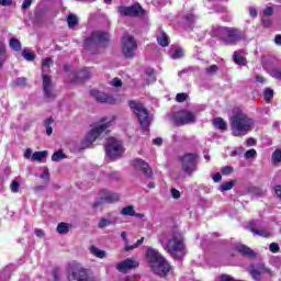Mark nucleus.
Listing matches in <instances>:
<instances>
[{
	"label": "nucleus",
	"mask_w": 281,
	"mask_h": 281,
	"mask_svg": "<svg viewBox=\"0 0 281 281\" xmlns=\"http://www.w3.org/2000/svg\"><path fill=\"white\" fill-rule=\"evenodd\" d=\"M159 243L166 251L177 260H181L186 256V244L183 243V235L179 231H171L169 233H161L158 237Z\"/></svg>",
	"instance_id": "f257e3e1"
},
{
	"label": "nucleus",
	"mask_w": 281,
	"mask_h": 281,
	"mask_svg": "<svg viewBox=\"0 0 281 281\" xmlns=\"http://www.w3.org/2000/svg\"><path fill=\"white\" fill-rule=\"evenodd\" d=\"M210 35L213 38H218L224 45H238L240 41H245L247 35L238 27L229 26H212Z\"/></svg>",
	"instance_id": "f03ea898"
},
{
	"label": "nucleus",
	"mask_w": 281,
	"mask_h": 281,
	"mask_svg": "<svg viewBox=\"0 0 281 281\" xmlns=\"http://www.w3.org/2000/svg\"><path fill=\"white\" fill-rule=\"evenodd\" d=\"M229 122L232 135L234 137H245L247 133L254 131V126L256 125V121L243 111L235 112L231 116Z\"/></svg>",
	"instance_id": "7ed1b4c3"
},
{
	"label": "nucleus",
	"mask_w": 281,
	"mask_h": 281,
	"mask_svg": "<svg viewBox=\"0 0 281 281\" xmlns=\"http://www.w3.org/2000/svg\"><path fill=\"white\" fill-rule=\"evenodd\" d=\"M149 267L157 276H166L170 271V263L155 249H148L146 252Z\"/></svg>",
	"instance_id": "20e7f679"
},
{
	"label": "nucleus",
	"mask_w": 281,
	"mask_h": 281,
	"mask_svg": "<svg viewBox=\"0 0 281 281\" xmlns=\"http://www.w3.org/2000/svg\"><path fill=\"white\" fill-rule=\"evenodd\" d=\"M54 61L52 58H46L42 61V78H43V91L44 98L52 102V100H56V91L54 90V83L52 82V77L47 76V71H49V67Z\"/></svg>",
	"instance_id": "39448f33"
},
{
	"label": "nucleus",
	"mask_w": 281,
	"mask_h": 281,
	"mask_svg": "<svg viewBox=\"0 0 281 281\" xmlns=\"http://www.w3.org/2000/svg\"><path fill=\"white\" fill-rule=\"evenodd\" d=\"M128 105L135 113L142 128H148V126H150V116L148 115V110H146L142 103L136 101H130Z\"/></svg>",
	"instance_id": "423d86ee"
},
{
	"label": "nucleus",
	"mask_w": 281,
	"mask_h": 281,
	"mask_svg": "<svg viewBox=\"0 0 281 281\" xmlns=\"http://www.w3.org/2000/svg\"><path fill=\"white\" fill-rule=\"evenodd\" d=\"M124 154V147L122 146V142L111 137L108 138V143L105 145V155L110 159H120Z\"/></svg>",
	"instance_id": "0eeeda50"
},
{
	"label": "nucleus",
	"mask_w": 281,
	"mask_h": 281,
	"mask_svg": "<svg viewBox=\"0 0 281 281\" xmlns=\"http://www.w3.org/2000/svg\"><path fill=\"white\" fill-rule=\"evenodd\" d=\"M110 123H100L97 124L85 137L82 140V147L89 148L93 142H95L97 138L102 135V133H106V128H109Z\"/></svg>",
	"instance_id": "6e6552de"
},
{
	"label": "nucleus",
	"mask_w": 281,
	"mask_h": 281,
	"mask_svg": "<svg viewBox=\"0 0 281 281\" xmlns=\"http://www.w3.org/2000/svg\"><path fill=\"white\" fill-rule=\"evenodd\" d=\"M109 43V33L102 31H94L90 37L85 41L86 47H95L100 45L104 47Z\"/></svg>",
	"instance_id": "1a4fd4ad"
},
{
	"label": "nucleus",
	"mask_w": 281,
	"mask_h": 281,
	"mask_svg": "<svg viewBox=\"0 0 281 281\" xmlns=\"http://www.w3.org/2000/svg\"><path fill=\"white\" fill-rule=\"evenodd\" d=\"M248 273L251 276L252 280L259 281L262 276H269L273 278L276 276L270 268L265 266V263H252L248 268Z\"/></svg>",
	"instance_id": "9d476101"
},
{
	"label": "nucleus",
	"mask_w": 281,
	"mask_h": 281,
	"mask_svg": "<svg viewBox=\"0 0 281 281\" xmlns=\"http://www.w3.org/2000/svg\"><path fill=\"white\" fill-rule=\"evenodd\" d=\"M173 122L176 126H186V124L196 122V116L188 110H181L173 115Z\"/></svg>",
	"instance_id": "9b49d317"
},
{
	"label": "nucleus",
	"mask_w": 281,
	"mask_h": 281,
	"mask_svg": "<svg viewBox=\"0 0 281 281\" xmlns=\"http://www.w3.org/2000/svg\"><path fill=\"white\" fill-rule=\"evenodd\" d=\"M123 54L125 58H133L135 56V49H137V42L135 37L130 34H125L122 38Z\"/></svg>",
	"instance_id": "f8f14e48"
},
{
	"label": "nucleus",
	"mask_w": 281,
	"mask_h": 281,
	"mask_svg": "<svg viewBox=\"0 0 281 281\" xmlns=\"http://www.w3.org/2000/svg\"><path fill=\"white\" fill-rule=\"evenodd\" d=\"M199 156L196 154H184L181 158L182 161V170L186 175L191 177L192 172L196 170V158Z\"/></svg>",
	"instance_id": "ddd939ff"
},
{
	"label": "nucleus",
	"mask_w": 281,
	"mask_h": 281,
	"mask_svg": "<svg viewBox=\"0 0 281 281\" xmlns=\"http://www.w3.org/2000/svg\"><path fill=\"white\" fill-rule=\"evenodd\" d=\"M119 13L121 16H139V14H144V9L139 3H135L131 7H119Z\"/></svg>",
	"instance_id": "4468645a"
},
{
	"label": "nucleus",
	"mask_w": 281,
	"mask_h": 281,
	"mask_svg": "<svg viewBox=\"0 0 281 281\" xmlns=\"http://www.w3.org/2000/svg\"><path fill=\"white\" fill-rule=\"evenodd\" d=\"M137 267H139V262L131 258H127L116 265V269L120 271V273H128V271H132V269H137Z\"/></svg>",
	"instance_id": "2eb2a0df"
},
{
	"label": "nucleus",
	"mask_w": 281,
	"mask_h": 281,
	"mask_svg": "<svg viewBox=\"0 0 281 281\" xmlns=\"http://www.w3.org/2000/svg\"><path fill=\"white\" fill-rule=\"evenodd\" d=\"M132 165L137 170H142V172H144L145 177H148L149 179H150V177H153V169L150 168L148 162L144 161L143 159L136 158L132 161Z\"/></svg>",
	"instance_id": "dca6fc26"
},
{
	"label": "nucleus",
	"mask_w": 281,
	"mask_h": 281,
	"mask_svg": "<svg viewBox=\"0 0 281 281\" xmlns=\"http://www.w3.org/2000/svg\"><path fill=\"white\" fill-rule=\"evenodd\" d=\"M90 95L93 97L94 100H97V102H101L105 104H115V99H113V97L104 92H100L98 90H91Z\"/></svg>",
	"instance_id": "f3484780"
},
{
	"label": "nucleus",
	"mask_w": 281,
	"mask_h": 281,
	"mask_svg": "<svg viewBox=\"0 0 281 281\" xmlns=\"http://www.w3.org/2000/svg\"><path fill=\"white\" fill-rule=\"evenodd\" d=\"M260 222L252 221L248 225V229L254 234V236H261L262 238H269L271 234L267 232L266 229H260Z\"/></svg>",
	"instance_id": "a211bd4d"
},
{
	"label": "nucleus",
	"mask_w": 281,
	"mask_h": 281,
	"mask_svg": "<svg viewBox=\"0 0 281 281\" xmlns=\"http://www.w3.org/2000/svg\"><path fill=\"white\" fill-rule=\"evenodd\" d=\"M116 201H120V194L106 190L102 191L101 203H116Z\"/></svg>",
	"instance_id": "6ab92c4d"
},
{
	"label": "nucleus",
	"mask_w": 281,
	"mask_h": 281,
	"mask_svg": "<svg viewBox=\"0 0 281 281\" xmlns=\"http://www.w3.org/2000/svg\"><path fill=\"white\" fill-rule=\"evenodd\" d=\"M91 76H93V74L91 72V70H89V68H86L83 70H80L77 72V79H70V82L72 85H76V82L79 81H85V80H89V78H91Z\"/></svg>",
	"instance_id": "aec40b11"
},
{
	"label": "nucleus",
	"mask_w": 281,
	"mask_h": 281,
	"mask_svg": "<svg viewBox=\"0 0 281 281\" xmlns=\"http://www.w3.org/2000/svg\"><path fill=\"white\" fill-rule=\"evenodd\" d=\"M122 216H135L136 218H144V214L142 213H136L135 207L133 205H128L126 207H123L121 210Z\"/></svg>",
	"instance_id": "412c9836"
},
{
	"label": "nucleus",
	"mask_w": 281,
	"mask_h": 281,
	"mask_svg": "<svg viewBox=\"0 0 281 281\" xmlns=\"http://www.w3.org/2000/svg\"><path fill=\"white\" fill-rule=\"evenodd\" d=\"M237 251H239V254H241V256H245L246 258H256L255 251L245 245H238Z\"/></svg>",
	"instance_id": "4be33fe9"
},
{
	"label": "nucleus",
	"mask_w": 281,
	"mask_h": 281,
	"mask_svg": "<svg viewBox=\"0 0 281 281\" xmlns=\"http://www.w3.org/2000/svg\"><path fill=\"white\" fill-rule=\"evenodd\" d=\"M117 224V217H101L98 224L99 229H104V227H109V225Z\"/></svg>",
	"instance_id": "5701e85b"
},
{
	"label": "nucleus",
	"mask_w": 281,
	"mask_h": 281,
	"mask_svg": "<svg viewBox=\"0 0 281 281\" xmlns=\"http://www.w3.org/2000/svg\"><path fill=\"white\" fill-rule=\"evenodd\" d=\"M233 60L236 65H247V59H245V50H237L233 55Z\"/></svg>",
	"instance_id": "b1692460"
},
{
	"label": "nucleus",
	"mask_w": 281,
	"mask_h": 281,
	"mask_svg": "<svg viewBox=\"0 0 281 281\" xmlns=\"http://www.w3.org/2000/svg\"><path fill=\"white\" fill-rule=\"evenodd\" d=\"M8 60V54L5 53V44L0 42V69L3 68V63Z\"/></svg>",
	"instance_id": "393cba45"
},
{
	"label": "nucleus",
	"mask_w": 281,
	"mask_h": 281,
	"mask_svg": "<svg viewBox=\"0 0 281 281\" xmlns=\"http://www.w3.org/2000/svg\"><path fill=\"white\" fill-rule=\"evenodd\" d=\"M236 186V180H231L227 182H224L220 186V192H227L228 190H232Z\"/></svg>",
	"instance_id": "a878e982"
},
{
	"label": "nucleus",
	"mask_w": 281,
	"mask_h": 281,
	"mask_svg": "<svg viewBox=\"0 0 281 281\" xmlns=\"http://www.w3.org/2000/svg\"><path fill=\"white\" fill-rule=\"evenodd\" d=\"M45 157H47V150L33 153L31 159L32 161H43Z\"/></svg>",
	"instance_id": "bb28decb"
},
{
	"label": "nucleus",
	"mask_w": 281,
	"mask_h": 281,
	"mask_svg": "<svg viewBox=\"0 0 281 281\" xmlns=\"http://www.w3.org/2000/svg\"><path fill=\"white\" fill-rule=\"evenodd\" d=\"M213 124L216 128H220L221 131H226L227 130V123L221 117L215 119L213 121Z\"/></svg>",
	"instance_id": "cd10ccee"
},
{
	"label": "nucleus",
	"mask_w": 281,
	"mask_h": 281,
	"mask_svg": "<svg viewBox=\"0 0 281 281\" xmlns=\"http://www.w3.org/2000/svg\"><path fill=\"white\" fill-rule=\"evenodd\" d=\"M157 42L161 45V47H168V35L166 32H161L160 36L157 37Z\"/></svg>",
	"instance_id": "c85d7f7f"
},
{
	"label": "nucleus",
	"mask_w": 281,
	"mask_h": 281,
	"mask_svg": "<svg viewBox=\"0 0 281 281\" xmlns=\"http://www.w3.org/2000/svg\"><path fill=\"white\" fill-rule=\"evenodd\" d=\"M57 232L61 235L69 234V224L61 222L57 225Z\"/></svg>",
	"instance_id": "c756f323"
},
{
	"label": "nucleus",
	"mask_w": 281,
	"mask_h": 281,
	"mask_svg": "<svg viewBox=\"0 0 281 281\" xmlns=\"http://www.w3.org/2000/svg\"><path fill=\"white\" fill-rule=\"evenodd\" d=\"M9 45L14 52H21V41L13 37L10 40Z\"/></svg>",
	"instance_id": "7c9ffc66"
},
{
	"label": "nucleus",
	"mask_w": 281,
	"mask_h": 281,
	"mask_svg": "<svg viewBox=\"0 0 281 281\" xmlns=\"http://www.w3.org/2000/svg\"><path fill=\"white\" fill-rule=\"evenodd\" d=\"M90 251L93 256H97V258H106V251L100 250L95 246H92Z\"/></svg>",
	"instance_id": "2f4dec72"
},
{
	"label": "nucleus",
	"mask_w": 281,
	"mask_h": 281,
	"mask_svg": "<svg viewBox=\"0 0 281 281\" xmlns=\"http://www.w3.org/2000/svg\"><path fill=\"white\" fill-rule=\"evenodd\" d=\"M22 56L25 58V60L33 61L36 59V55L34 53L30 52L29 49L22 50Z\"/></svg>",
	"instance_id": "473e14b6"
},
{
	"label": "nucleus",
	"mask_w": 281,
	"mask_h": 281,
	"mask_svg": "<svg viewBox=\"0 0 281 281\" xmlns=\"http://www.w3.org/2000/svg\"><path fill=\"white\" fill-rule=\"evenodd\" d=\"M68 27L74 29L78 24V16L75 14H69L67 18Z\"/></svg>",
	"instance_id": "72a5a7b5"
},
{
	"label": "nucleus",
	"mask_w": 281,
	"mask_h": 281,
	"mask_svg": "<svg viewBox=\"0 0 281 281\" xmlns=\"http://www.w3.org/2000/svg\"><path fill=\"white\" fill-rule=\"evenodd\" d=\"M281 162V148H277L272 153V164H280Z\"/></svg>",
	"instance_id": "f704fd0d"
},
{
	"label": "nucleus",
	"mask_w": 281,
	"mask_h": 281,
	"mask_svg": "<svg viewBox=\"0 0 281 281\" xmlns=\"http://www.w3.org/2000/svg\"><path fill=\"white\" fill-rule=\"evenodd\" d=\"M13 85H14L15 87H26V85H27V79H26L25 77H20V78L15 79V80L13 81Z\"/></svg>",
	"instance_id": "c9c22d12"
},
{
	"label": "nucleus",
	"mask_w": 281,
	"mask_h": 281,
	"mask_svg": "<svg viewBox=\"0 0 281 281\" xmlns=\"http://www.w3.org/2000/svg\"><path fill=\"white\" fill-rule=\"evenodd\" d=\"M263 95L267 102H271V100H273V90L271 88H267L263 92Z\"/></svg>",
	"instance_id": "e433bc0d"
},
{
	"label": "nucleus",
	"mask_w": 281,
	"mask_h": 281,
	"mask_svg": "<svg viewBox=\"0 0 281 281\" xmlns=\"http://www.w3.org/2000/svg\"><path fill=\"white\" fill-rule=\"evenodd\" d=\"M144 243V237H142L140 239H138L136 241V244H134L133 246L126 245L125 246V251H133V249H137V247H139V245H142Z\"/></svg>",
	"instance_id": "4c0bfd02"
},
{
	"label": "nucleus",
	"mask_w": 281,
	"mask_h": 281,
	"mask_svg": "<svg viewBox=\"0 0 281 281\" xmlns=\"http://www.w3.org/2000/svg\"><path fill=\"white\" fill-rule=\"evenodd\" d=\"M65 159V154L63 151H56L52 156V161H63Z\"/></svg>",
	"instance_id": "58836bf2"
},
{
	"label": "nucleus",
	"mask_w": 281,
	"mask_h": 281,
	"mask_svg": "<svg viewBox=\"0 0 281 281\" xmlns=\"http://www.w3.org/2000/svg\"><path fill=\"white\" fill-rule=\"evenodd\" d=\"M171 58L173 60H177L179 58H183V49L181 48H176L175 53L171 55Z\"/></svg>",
	"instance_id": "ea45409f"
},
{
	"label": "nucleus",
	"mask_w": 281,
	"mask_h": 281,
	"mask_svg": "<svg viewBox=\"0 0 281 281\" xmlns=\"http://www.w3.org/2000/svg\"><path fill=\"white\" fill-rule=\"evenodd\" d=\"M270 76L272 78H276V80H281V70H279L278 68H273L271 71H270Z\"/></svg>",
	"instance_id": "a19ab883"
},
{
	"label": "nucleus",
	"mask_w": 281,
	"mask_h": 281,
	"mask_svg": "<svg viewBox=\"0 0 281 281\" xmlns=\"http://www.w3.org/2000/svg\"><path fill=\"white\" fill-rule=\"evenodd\" d=\"M257 155H258V153L256 151V149H249L245 153V158L251 159V158L256 157Z\"/></svg>",
	"instance_id": "79ce46f5"
},
{
	"label": "nucleus",
	"mask_w": 281,
	"mask_h": 281,
	"mask_svg": "<svg viewBox=\"0 0 281 281\" xmlns=\"http://www.w3.org/2000/svg\"><path fill=\"white\" fill-rule=\"evenodd\" d=\"M53 280L60 281V269L59 268L53 269Z\"/></svg>",
	"instance_id": "37998d69"
},
{
	"label": "nucleus",
	"mask_w": 281,
	"mask_h": 281,
	"mask_svg": "<svg viewBox=\"0 0 281 281\" xmlns=\"http://www.w3.org/2000/svg\"><path fill=\"white\" fill-rule=\"evenodd\" d=\"M232 172H234V167L232 166H225L222 168V175H232Z\"/></svg>",
	"instance_id": "c03bdc74"
},
{
	"label": "nucleus",
	"mask_w": 281,
	"mask_h": 281,
	"mask_svg": "<svg viewBox=\"0 0 281 281\" xmlns=\"http://www.w3.org/2000/svg\"><path fill=\"white\" fill-rule=\"evenodd\" d=\"M269 249L272 254H278L280 251V246L277 243H272L270 244Z\"/></svg>",
	"instance_id": "a18cd8bd"
},
{
	"label": "nucleus",
	"mask_w": 281,
	"mask_h": 281,
	"mask_svg": "<svg viewBox=\"0 0 281 281\" xmlns=\"http://www.w3.org/2000/svg\"><path fill=\"white\" fill-rule=\"evenodd\" d=\"M111 85H112V87H115L117 89V87H122V79L114 78V79H112Z\"/></svg>",
	"instance_id": "49530a36"
},
{
	"label": "nucleus",
	"mask_w": 281,
	"mask_h": 281,
	"mask_svg": "<svg viewBox=\"0 0 281 281\" xmlns=\"http://www.w3.org/2000/svg\"><path fill=\"white\" fill-rule=\"evenodd\" d=\"M187 98H188V94L178 93L177 97H176V100H177V102H186Z\"/></svg>",
	"instance_id": "de8ad7c7"
},
{
	"label": "nucleus",
	"mask_w": 281,
	"mask_h": 281,
	"mask_svg": "<svg viewBox=\"0 0 281 281\" xmlns=\"http://www.w3.org/2000/svg\"><path fill=\"white\" fill-rule=\"evenodd\" d=\"M216 71H218L217 65H212L209 68H206V74H216Z\"/></svg>",
	"instance_id": "09e8293b"
},
{
	"label": "nucleus",
	"mask_w": 281,
	"mask_h": 281,
	"mask_svg": "<svg viewBox=\"0 0 281 281\" xmlns=\"http://www.w3.org/2000/svg\"><path fill=\"white\" fill-rule=\"evenodd\" d=\"M21 186L19 184V182L18 181H12L11 182V191L12 192H19V188H20Z\"/></svg>",
	"instance_id": "8fccbe9b"
},
{
	"label": "nucleus",
	"mask_w": 281,
	"mask_h": 281,
	"mask_svg": "<svg viewBox=\"0 0 281 281\" xmlns=\"http://www.w3.org/2000/svg\"><path fill=\"white\" fill-rule=\"evenodd\" d=\"M171 196L172 199H181V192L177 189H171Z\"/></svg>",
	"instance_id": "3c124183"
},
{
	"label": "nucleus",
	"mask_w": 281,
	"mask_h": 281,
	"mask_svg": "<svg viewBox=\"0 0 281 281\" xmlns=\"http://www.w3.org/2000/svg\"><path fill=\"white\" fill-rule=\"evenodd\" d=\"M186 21H188V23H194V21H196V16L192 13H189L186 15Z\"/></svg>",
	"instance_id": "603ef678"
},
{
	"label": "nucleus",
	"mask_w": 281,
	"mask_h": 281,
	"mask_svg": "<svg viewBox=\"0 0 281 281\" xmlns=\"http://www.w3.org/2000/svg\"><path fill=\"white\" fill-rule=\"evenodd\" d=\"M271 14H273V8L272 7H268L263 10V16H271Z\"/></svg>",
	"instance_id": "864d4df0"
},
{
	"label": "nucleus",
	"mask_w": 281,
	"mask_h": 281,
	"mask_svg": "<svg viewBox=\"0 0 281 281\" xmlns=\"http://www.w3.org/2000/svg\"><path fill=\"white\" fill-rule=\"evenodd\" d=\"M41 179H46V181L49 180V169H44L43 173L41 175Z\"/></svg>",
	"instance_id": "5fc2aeb1"
},
{
	"label": "nucleus",
	"mask_w": 281,
	"mask_h": 281,
	"mask_svg": "<svg viewBox=\"0 0 281 281\" xmlns=\"http://www.w3.org/2000/svg\"><path fill=\"white\" fill-rule=\"evenodd\" d=\"M30 5H32V0H24L22 3L23 10H27V8H30Z\"/></svg>",
	"instance_id": "6e6d98bb"
},
{
	"label": "nucleus",
	"mask_w": 281,
	"mask_h": 281,
	"mask_svg": "<svg viewBox=\"0 0 281 281\" xmlns=\"http://www.w3.org/2000/svg\"><path fill=\"white\" fill-rule=\"evenodd\" d=\"M222 179H223V176H221V173H215V175L213 176V181H214L215 183H218V181H222Z\"/></svg>",
	"instance_id": "4d7b16f0"
},
{
	"label": "nucleus",
	"mask_w": 281,
	"mask_h": 281,
	"mask_svg": "<svg viewBox=\"0 0 281 281\" xmlns=\"http://www.w3.org/2000/svg\"><path fill=\"white\" fill-rule=\"evenodd\" d=\"M35 236L43 238L45 236V232L43 229H35Z\"/></svg>",
	"instance_id": "13d9d810"
},
{
	"label": "nucleus",
	"mask_w": 281,
	"mask_h": 281,
	"mask_svg": "<svg viewBox=\"0 0 281 281\" xmlns=\"http://www.w3.org/2000/svg\"><path fill=\"white\" fill-rule=\"evenodd\" d=\"M153 142L156 146H161L164 144V139L161 137H157Z\"/></svg>",
	"instance_id": "bf43d9fd"
},
{
	"label": "nucleus",
	"mask_w": 281,
	"mask_h": 281,
	"mask_svg": "<svg viewBox=\"0 0 281 281\" xmlns=\"http://www.w3.org/2000/svg\"><path fill=\"white\" fill-rule=\"evenodd\" d=\"M249 14H250V16H258V11L256 10V8L250 7Z\"/></svg>",
	"instance_id": "052dcab7"
},
{
	"label": "nucleus",
	"mask_w": 281,
	"mask_h": 281,
	"mask_svg": "<svg viewBox=\"0 0 281 281\" xmlns=\"http://www.w3.org/2000/svg\"><path fill=\"white\" fill-rule=\"evenodd\" d=\"M246 144H247V146H256V140L250 137V138L246 139Z\"/></svg>",
	"instance_id": "680f3d73"
},
{
	"label": "nucleus",
	"mask_w": 281,
	"mask_h": 281,
	"mask_svg": "<svg viewBox=\"0 0 281 281\" xmlns=\"http://www.w3.org/2000/svg\"><path fill=\"white\" fill-rule=\"evenodd\" d=\"M52 124H54V119H52V117L46 119L44 122L45 126H52Z\"/></svg>",
	"instance_id": "e2e57ef3"
},
{
	"label": "nucleus",
	"mask_w": 281,
	"mask_h": 281,
	"mask_svg": "<svg viewBox=\"0 0 281 281\" xmlns=\"http://www.w3.org/2000/svg\"><path fill=\"white\" fill-rule=\"evenodd\" d=\"M24 157L25 159H30L32 157V150L30 148H27L24 153Z\"/></svg>",
	"instance_id": "0e129e2a"
},
{
	"label": "nucleus",
	"mask_w": 281,
	"mask_h": 281,
	"mask_svg": "<svg viewBox=\"0 0 281 281\" xmlns=\"http://www.w3.org/2000/svg\"><path fill=\"white\" fill-rule=\"evenodd\" d=\"M0 5H12V0H0Z\"/></svg>",
	"instance_id": "69168bd1"
},
{
	"label": "nucleus",
	"mask_w": 281,
	"mask_h": 281,
	"mask_svg": "<svg viewBox=\"0 0 281 281\" xmlns=\"http://www.w3.org/2000/svg\"><path fill=\"white\" fill-rule=\"evenodd\" d=\"M121 238L124 240L125 245H128V238L126 237V232L121 233Z\"/></svg>",
	"instance_id": "338daca9"
},
{
	"label": "nucleus",
	"mask_w": 281,
	"mask_h": 281,
	"mask_svg": "<svg viewBox=\"0 0 281 281\" xmlns=\"http://www.w3.org/2000/svg\"><path fill=\"white\" fill-rule=\"evenodd\" d=\"M274 43H276V45H281V35L280 34L276 35Z\"/></svg>",
	"instance_id": "774afa93"
}]
</instances>
